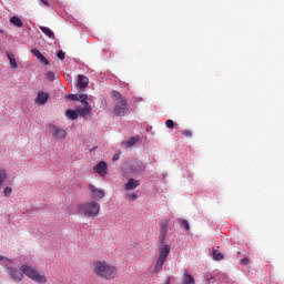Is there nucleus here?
<instances>
[{
  "label": "nucleus",
  "instance_id": "f257e3e1",
  "mask_svg": "<svg viewBox=\"0 0 284 284\" xmlns=\"http://www.w3.org/2000/svg\"><path fill=\"white\" fill-rule=\"evenodd\" d=\"M92 272L103 281H114L119 276V267L110 264L105 260L95 261L92 265Z\"/></svg>",
  "mask_w": 284,
  "mask_h": 284
},
{
  "label": "nucleus",
  "instance_id": "f03ea898",
  "mask_svg": "<svg viewBox=\"0 0 284 284\" xmlns=\"http://www.w3.org/2000/svg\"><path fill=\"white\" fill-rule=\"evenodd\" d=\"M78 211L87 216V219H97L101 212V204L95 201L84 202L78 204Z\"/></svg>",
  "mask_w": 284,
  "mask_h": 284
},
{
  "label": "nucleus",
  "instance_id": "7ed1b4c3",
  "mask_svg": "<svg viewBox=\"0 0 284 284\" xmlns=\"http://www.w3.org/2000/svg\"><path fill=\"white\" fill-rule=\"evenodd\" d=\"M170 252H172V246H170V244H162L153 268V274H159V272L163 270V265H165V263L168 262V256H170Z\"/></svg>",
  "mask_w": 284,
  "mask_h": 284
},
{
  "label": "nucleus",
  "instance_id": "20e7f679",
  "mask_svg": "<svg viewBox=\"0 0 284 284\" xmlns=\"http://www.w3.org/2000/svg\"><path fill=\"white\" fill-rule=\"evenodd\" d=\"M112 97L115 99L113 113L115 116H125V112H128V100L119 91H113Z\"/></svg>",
  "mask_w": 284,
  "mask_h": 284
},
{
  "label": "nucleus",
  "instance_id": "39448f33",
  "mask_svg": "<svg viewBox=\"0 0 284 284\" xmlns=\"http://www.w3.org/2000/svg\"><path fill=\"white\" fill-rule=\"evenodd\" d=\"M20 270L24 276H28V278H31V281H34L36 283H48V277H45V275L39 274V271L34 270L30 265H22Z\"/></svg>",
  "mask_w": 284,
  "mask_h": 284
},
{
  "label": "nucleus",
  "instance_id": "423d86ee",
  "mask_svg": "<svg viewBox=\"0 0 284 284\" xmlns=\"http://www.w3.org/2000/svg\"><path fill=\"white\" fill-rule=\"evenodd\" d=\"M130 172L134 175L143 174V172H145V164L142 161L135 160L130 165Z\"/></svg>",
  "mask_w": 284,
  "mask_h": 284
},
{
  "label": "nucleus",
  "instance_id": "0eeeda50",
  "mask_svg": "<svg viewBox=\"0 0 284 284\" xmlns=\"http://www.w3.org/2000/svg\"><path fill=\"white\" fill-rule=\"evenodd\" d=\"M7 272L10 278L14 281V283H21V281H23V273H21L19 268L9 267Z\"/></svg>",
  "mask_w": 284,
  "mask_h": 284
},
{
  "label": "nucleus",
  "instance_id": "6e6552de",
  "mask_svg": "<svg viewBox=\"0 0 284 284\" xmlns=\"http://www.w3.org/2000/svg\"><path fill=\"white\" fill-rule=\"evenodd\" d=\"M51 134L52 136H55V139H65V136H68L65 129L59 128L57 125L51 126Z\"/></svg>",
  "mask_w": 284,
  "mask_h": 284
},
{
  "label": "nucleus",
  "instance_id": "1a4fd4ad",
  "mask_svg": "<svg viewBox=\"0 0 284 284\" xmlns=\"http://www.w3.org/2000/svg\"><path fill=\"white\" fill-rule=\"evenodd\" d=\"M168 225H170V222L168 220H163L160 223V243L163 245L165 243V236L168 234Z\"/></svg>",
  "mask_w": 284,
  "mask_h": 284
},
{
  "label": "nucleus",
  "instance_id": "9d476101",
  "mask_svg": "<svg viewBox=\"0 0 284 284\" xmlns=\"http://www.w3.org/2000/svg\"><path fill=\"white\" fill-rule=\"evenodd\" d=\"M89 190L91 192V199H103L105 196V192L94 186V184H89Z\"/></svg>",
  "mask_w": 284,
  "mask_h": 284
},
{
  "label": "nucleus",
  "instance_id": "9b49d317",
  "mask_svg": "<svg viewBox=\"0 0 284 284\" xmlns=\"http://www.w3.org/2000/svg\"><path fill=\"white\" fill-rule=\"evenodd\" d=\"M48 99H50V93L45 91H40L37 95L36 103L38 105H45L48 103Z\"/></svg>",
  "mask_w": 284,
  "mask_h": 284
},
{
  "label": "nucleus",
  "instance_id": "f8f14e48",
  "mask_svg": "<svg viewBox=\"0 0 284 284\" xmlns=\"http://www.w3.org/2000/svg\"><path fill=\"white\" fill-rule=\"evenodd\" d=\"M93 170L100 176H105V174H108V163H105V161H101L94 166Z\"/></svg>",
  "mask_w": 284,
  "mask_h": 284
},
{
  "label": "nucleus",
  "instance_id": "ddd939ff",
  "mask_svg": "<svg viewBox=\"0 0 284 284\" xmlns=\"http://www.w3.org/2000/svg\"><path fill=\"white\" fill-rule=\"evenodd\" d=\"M31 52L33 55H36L38 61H40L44 65H50V61H48V58L44 57L43 53L41 51H39V49H32Z\"/></svg>",
  "mask_w": 284,
  "mask_h": 284
},
{
  "label": "nucleus",
  "instance_id": "4468645a",
  "mask_svg": "<svg viewBox=\"0 0 284 284\" xmlns=\"http://www.w3.org/2000/svg\"><path fill=\"white\" fill-rule=\"evenodd\" d=\"M91 113H92V106L88 102L83 104V108L78 109V116H88Z\"/></svg>",
  "mask_w": 284,
  "mask_h": 284
},
{
  "label": "nucleus",
  "instance_id": "2eb2a0df",
  "mask_svg": "<svg viewBox=\"0 0 284 284\" xmlns=\"http://www.w3.org/2000/svg\"><path fill=\"white\" fill-rule=\"evenodd\" d=\"M139 185H141V182L139 180H134V179H130L125 185H124V190L126 192H130L132 190H136V187H139Z\"/></svg>",
  "mask_w": 284,
  "mask_h": 284
},
{
  "label": "nucleus",
  "instance_id": "dca6fc26",
  "mask_svg": "<svg viewBox=\"0 0 284 284\" xmlns=\"http://www.w3.org/2000/svg\"><path fill=\"white\" fill-rule=\"evenodd\" d=\"M89 83H90V81H89V79H88V77H85V75H78V88L80 89V90H85V88H88V85H89Z\"/></svg>",
  "mask_w": 284,
  "mask_h": 284
},
{
  "label": "nucleus",
  "instance_id": "f3484780",
  "mask_svg": "<svg viewBox=\"0 0 284 284\" xmlns=\"http://www.w3.org/2000/svg\"><path fill=\"white\" fill-rule=\"evenodd\" d=\"M65 116H67V119H70L71 121H77V119H79V111L68 109L65 111Z\"/></svg>",
  "mask_w": 284,
  "mask_h": 284
},
{
  "label": "nucleus",
  "instance_id": "a211bd4d",
  "mask_svg": "<svg viewBox=\"0 0 284 284\" xmlns=\"http://www.w3.org/2000/svg\"><path fill=\"white\" fill-rule=\"evenodd\" d=\"M10 23H12V26H16V28H23V21H21V18H19L18 16H13L10 19Z\"/></svg>",
  "mask_w": 284,
  "mask_h": 284
},
{
  "label": "nucleus",
  "instance_id": "6ab92c4d",
  "mask_svg": "<svg viewBox=\"0 0 284 284\" xmlns=\"http://www.w3.org/2000/svg\"><path fill=\"white\" fill-rule=\"evenodd\" d=\"M139 141L138 138H130L128 141L122 142V148H132V145H135V143Z\"/></svg>",
  "mask_w": 284,
  "mask_h": 284
},
{
  "label": "nucleus",
  "instance_id": "aec40b11",
  "mask_svg": "<svg viewBox=\"0 0 284 284\" xmlns=\"http://www.w3.org/2000/svg\"><path fill=\"white\" fill-rule=\"evenodd\" d=\"M7 57H8L9 61H10V67H11L13 70H17L18 64H17V60L14 59V54L8 53Z\"/></svg>",
  "mask_w": 284,
  "mask_h": 284
},
{
  "label": "nucleus",
  "instance_id": "412c9836",
  "mask_svg": "<svg viewBox=\"0 0 284 284\" xmlns=\"http://www.w3.org/2000/svg\"><path fill=\"white\" fill-rule=\"evenodd\" d=\"M40 30L41 32H43V34H45V37H49V39H52V37H54V32H52L48 27H40Z\"/></svg>",
  "mask_w": 284,
  "mask_h": 284
},
{
  "label": "nucleus",
  "instance_id": "4be33fe9",
  "mask_svg": "<svg viewBox=\"0 0 284 284\" xmlns=\"http://www.w3.org/2000/svg\"><path fill=\"white\" fill-rule=\"evenodd\" d=\"M223 258H225V255H223V253L219 252L217 250L213 251V260L223 261Z\"/></svg>",
  "mask_w": 284,
  "mask_h": 284
},
{
  "label": "nucleus",
  "instance_id": "5701e85b",
  "mask_svg": "<svg viewBox=\"0 0 284 284\" xmlns=\"http://www.w3.org/2000/svg\"><path fill=\"white\" fill-rule=\"evenodd\" d=\"M6 179H8V174L6 173V170H0V187L3 185Z\"/></svg>",
  "mask_w": 284,
  "mask_h": 284
},
{
  "label": "nucleus",
  "instance_id": "b1692460",
  "mask_svg": "<svg viewBox=\"0 0 284 284\" xmlns=\"http://www.w3.org/2000/svg\"><path fill=\"white\" fill-rule=\"evenodd\" d=\"M184 284H194V276L184 274Z\"/></svg>",
  "mask_w": 284,
  "mask_h": 284
},
{
  "label": "nucleus",
  "instance_id": "393cba45",
  "mask_svg": "<svg viewBox=\"0 0 284 284\" xmlns=\"http://www.w3.org/2000/svg\"><path fill=\"white\" fill-rule=\"evenodd\" d=\"M78 99L82 103V105H85V103H88V94H80Z\"/></svg>",
  "mask_w": 284,
  "mask_h": 284
},
{
  "label": "nucleus",
  "instance_id": "a878e982",
  "mask_svg": "<svg viewBox=\"0 0 284 284\" xmlns=\"http://www.w3.org/2000/svg\"><path fill=\"white\" fill-rule=\"evenodd\" d=\"M45 77L49 81H54V79H57V75L52 71L47 72Z\"/></svg>",
  "mask_w": 284,
  "mask_h": 284
},
{
  "label": "nucleus",
  "instance_id": "bb28decb",
  "mask_svg": "<svg viewBox=\"0 0 284 284\" xmlns=\"http://www.w3.org/2000/svg\"><path fill=\"white\" fill-rule=\"evenodd\" d=\"M165 125L169 130H174V121L173 120H166Z\"/></svg>",
  "mask_w": 284,
  "mask_h": 284
},
{
  "label": "nucleus",
  "instance_id": "cd10ccee",
  "mask_svg": "<svg viewBox=\"0 0 284 284\" xmlns=\"http://www.w3.org/2000/svg\"><path fill=\"white\" fill-rule=\"evenodd\" d=\"M3 194H4V196H11L12 187H10V186L4 187Z\"/></svg>",
  "mask_w": 284,
  "mask_h": 284
},
{
  "label": "nucleus",
  "instance_id": "c85d7f7f",
  "mask_svg": "<svg viewBox=\"0 0 284 284\" xmlns=\"http://www.w3.org/2000/svg\"><path fill=\"white\" fill-rule=\"evenodd\" d=\"M67 99H70V101H79V95L71 93L67 95Z\"/></svg>",
  "mask_w": 284,
  "mask_h": 284
},
{
  "label": "nucleus",
  "instance_id": "c756f323",
  "mask_svg": "<svg viewBox=\"0 0 284 284\" xmlns=\"http://www.w3.org/2000/svg\"><path fill=\"white\" fill-rule=\"evenodd\" d=\"M240 265H250V258L244 257V258L240 260Z\"/></svg>",
  "mask_w": 284,
  "mask_h": 284
},
{
  "label": "nucleus",
  "instance_id": "7c9ffc66",
  "mask_svg": "<svg viewBox=\"0 0 284 284\" xmlns=\"http://www.w3.org/2000/svg\"><path fill=\"white\" fill-rule=\"evenodd\" d=\"M182 226L184 230H190V223L186 220H182Z\"/></svg>",
  "mask_w": 284,
  "mask_h": 284
},
{
  "label": "nucleus",
  "instance_id": "2f4dec72",
  "mask_svg": "<svg viewBox=\"0 0 284 284\" xmlns=\"http://www.w3.org/2000/svg\"><path fill=\"white\" fill-rule=\"evenodd\" d=\"M58 59H60L61 61H63V59H65V52L59 51V52H58Z\"/></svg>",
  "mask_w": 284,
  "mask_h": 284
},
{
  "label": "nucleus",
  "instance_id": "473e14b6",
  "mask_svg": "<svg viewBox=\"0 0 284 284\" xmlns=\"http://www.w3.org/2000/svg\"><path fill=\"white\" fill-rule=\"evenodd\" d=\"M183 135L186 136V138H190V136H192V131H190V130H184V131H183Z\"/></svg>",
  "mask_w": 284,
  "mask_h": 284
},
{
  "label": "nucleus",
  "instance_id": "72a5a7b5",
  "mask_svg": "<svg viewBox=\"0 0 284 284\" xmlns=\"http://www.w3.org/2000/svg\"><path fill=\"white\" fill-rule=\"evenodd\" d=\"M131 201H136V194L131 193L128 195Z\"/></svg>",
  "mask_w": 284,
  "mask_h": 284
},
{
  "label": "nucleus",
  "instance_id": "f704fd0d",
  "mask_svg": "<svg viewBox=\"0 0 284 284\" xmlns=\"http://www.w3.org/2000/svg\"><path fill=\"white\" fill-rule=\"evenodd\" d=\"M163 284H172L170 277H168L166 281Z\"/></svg>",
  "mask_w": 284,
  "mask_h": 284
},
{
  "label": "nucleus",
  "instance_id": "c9c22d12",
  "mask_svg": "<svg viewBox=\"0 0 284 284\" xmlns=\"http://www.w3.org/2000/svg\"><path fill=\"white\" fill-rule=\"evenodd\" d=\"M0 261H8V258L3 257V255H0Z\"/></svg>",
  "mask_w": 284,
  "mask_h": 284
},
{
  "label": "nucleus",
  "instance_id": "e433bc0d",
  "mask_svg": "<svg viewBox=\"0 0 284 284\" xmlns=\"http://www.w3.org/2000/svg\"><path fill=\"white\" fill-rule=\"evenodd\" d=\"M113 161H119V155H114Z\"/></svg>",
  "mask_w": 284,
  "mask_h": 284
},
{
  "label": "nucleus",
  "instance_id": "4c0bfd02",
  "mask_svg": "<svg viewBox=\"0 0 284 284\" xmlns=\"http://www.w3.org/2000/svg\"><path fill=\"white\" fill-rule=\"evenodd\" d=\"M97 148H99V146H94L93 149H90V152H94V150H97Z\"/></svg>",
  "mask_w": 284,
  "mask_h": 284
},
{
  "label": "nucleus",
  "instance_id": "58836bf2",
  "mask_svg": "<svg viewBox=\"0 0 284 284\" xmlns=\"http://www.w3.org/2000/svg\"><path fill=\"white\" fill-rule=\"evenodd\" d=\"M97 148H99V146H94L93 149H90V152H94V150H97Z\"/></svg>",
  "mask_w": 284,
  "mask_h": 284
},
{
  "label": "nucleus",
  "instance_id": "ea45409f",
  "mask_svg": "<svg viewBox=\"0 0 284 284\" xmlns=\"http://www.w3.org/2000/svg\"><path fill=\"white\" fill-rule=\"evenodd\" d=\"M212 278H214V277H212V276H211V277H209V282H210V281H212Z\"/></svg>",
  "mask_w": 284,
  "mask_h": 284
}]
</instances>
